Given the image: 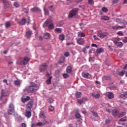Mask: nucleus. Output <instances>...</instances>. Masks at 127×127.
Wrapping results in <instances>:
<instances>
[{
    "instance_id": "32",
    "label": "nucleus",
    "mask_w": 127,
    "mask_h": 127,
    "mask_svg": "<svg viewBox=\"0 0 127 127\" xmlns=\"http://www.w3.org/2000/svg\"><path fill=\"white\" fill-rule=\"evenodd\" d=\"M89 4L92 5L93 3V0H88Z\"/></svg>"
},
{
    "instance_id": "21",
    "label": "nucleus",
    "mask_w": 127,
    "mask_h": 127,
    "mask_svg": "<svg viewBox=\"0 0 127 127\" xmlns=\"http://www.w3.org/2000/svg\"><path fill=\"white\" fill-rule=\"evenodd\" d=\"M11 25V24L10 23V22H5V26L7 28H8V27H9Z\"/></svg>"
},
{
    "instance_id": "44",
    "label": "nucleus",
    "mask_w": 127,
    "mask_h": 127,
    "mask_svg": "<svg viewBox=\"0 0 127 127\" xmlns=\"http://www.w3.org/2000/svg\"><path fill=\"white\" fill-rule=\"evenodd\" d=\"M89 46H86L84 47V48H85V49H89Z\"/></svg>"
},
{
    "instance_id": "40",
    "label": "nucleus",
    "mask_w": 127,
    "mask_h": 127,
    "mask_svg": "<svg viewBox=\"0 0 127 127\" xmlns=\"http://www.w3.org/2000/svg\"><path fill=\"white\" fill-rule=\"evenodd\" d=\"M119 28H121V29H123L124 28H126V26H119Z\"/></svg>"
},
{
    "instance_id": "6",
    "label": "nucleus",
    "mask_w": 127,
    "mask_h": 127,
    "mask_svg": "<svg viewBox=\"0 0 127 127\" xmlns=\"http://www.w3.org/2000/svg\"><path fill=\"white\" fill-rule=\"evenodd\" d=\"M26 22L27 23V25H29L30 23V19L29 17L28 18V21H26V19L25 18H23L20 21L18 22V23L20 24V25H24Z\"/></svg>"
},
{
    "instance_id": "31",
    "label": "nucleus",
    "mask_w": 127,
    "mask_h": 127,
    "mask_svg": "<svg viewBox=\"0 0 127 127\" xmlns=\"http://www.w3.org/2000/svg\"><path fill=\"white\" fill-rule=\"evenodd\" d=\"M14 6H15V7H18V6H19V4H18V3H17V2L14 3Z\"/></svg>"
},
{
    "instance_id": "52",
    "label": "nucleus",
    "mask_w": 127,
    "mask_h": 127,
    "mask_svg": "<svg viewBox=\"0 0 127 127\" xmlns=\"http://www.w3.org/2000/svg\"><path fill=\"white\" fill-rule=\"evenodd\" d=\"M92 52V51H90V53H91Z\"/></svg>"
},
{
    "instance_id": "43",
    "label": "nucleus",
    "mask_w": 127,
    "mask_h": 127,
    "mask_svg": "<svg viewBox=\"0 0 127 127\" xmlns=\"http://www.w3.org/2000/svg\"><path fill=\"white\" fill-rule=\"evenodd\" d=\"M82 0H75V1L77 3L81 2Z\"/></svg>"
},
{
    "instance_id": "11",
    "label": "nucleus",
    "mask_w": 127,
    "mask_h": 127,
    "mask_svg": "<svg viewBox=\"0 0 127 127\" xmlns=\"http://www.w3.org/2000/svg\"><path fill=\"white\" fill-rule=\"evenodd\" d=\"M114 43L117 45V46H119V47H122L123 45V42H119L118 40L114 41Z\"/></svg>"
},
{
    "instance_id": "29",
    "label": "nucleus",
    "mask_w": 127,
    "mask_h": 127,
    "mask_svg": "<svg viewBox=\"0 0 127 127\" xmlns=\"http://www.w3.org/2000/svg\"><path fill=\"white\" fill-rule=\"evenodd\" d=\"M63 76L64 77V78H68V77H69V74H67V73H64L63 74Z\"/></svg>"
},
{
    "instance_id": "39",
    "label": "nucleus",
    "mask_w": 127,
    "mask_h": 127,
    "mask_svg": "<svg viewBox=\"0 0 127 127\" xmlns=\"http://www.w3.org/2000/svg\"><path fill=\"white\" fill-rule=\"evenodd\" d=\"M126 38H127V39L123 40V42H124L125 43H127V37H126Z\"/></svg>"
},
{
    "instance_id": "53",
    "label": "nucleus",
    "mask_w": 127,
    "mask_h": 127,
    "mask_svg": "<svg viewBox=\"0 0 127 127\" xmlns=\"http://www.w3.org/2000/svg\"><path fill=\"white\" fill-rule=\"evenodd\" d=\"M118 20H119V19H118L117 20V21H118Z\"/></svg>"
},
{
    "instance_id": "5",
    "label": "nucleus",
    "mask_w": 127,
    "mask_h": 127,
    "mask_svg": "<svg viewBox=\"0 0 127 127\" xmlns=\"http://www.w3.org/2000/svg\"><path fill=\"white\" fill-rule=\"evenodd\" d=\"M97 35L100 38H105V37H107L109 35V33L107 32H103L102 31L99 30L97 32Z\"/></svg>"
},
{
    "instance_id": "55",
    "label": "nucleus",
    "mask_w": 127,
    "mask_h": 127,
    "mask_svg": "<svg viewBox=\"0 0 127 127\" xmlns=\"http://www.w3.org/2000/svg\"><path fill=\"white\" fill-rule=\"evenodd\" d=\"M126 24L127 25V23H126Z\"/></svg>"
},
{
    "instance_id": "48",
    "label": "nucleus",
    "mask_w": 127,
    "mask_h": 127,
    "mask_svg": "<svg viewBox=\"0 0 127 127\" xmlns=\"http://www.w3.org/2000/svg\"><path fill=\"white\" fill-rule=\"evenodd\" d=\"M124 3H127V0H124Z\"/></svg>"
},
{
    "instance_id": "23",
    "label": "nucleus",
    "mask_w": 127,
    "mask_h": 127,
    "mask_svg": "<svg viewBox=\"0 0 127 127\" xmlns=\"http://www.w3.org/2000/svg\"><path fill=\"white\" fill-rule=\"evenodd\" d=\"M125 73H126V71L125 70H122L119 72V76H124L125 75Z\"/></svg>"
},
{
    "instance_id": "8",
    "label": "nucleus",
    "mask_w": 127,
    "mask_h": 127,
    "mask_svg": "<svg viewBox=\"0 0 127 127\" xmlns=\"http://www.w3.org/2000/svg\"><path fill=\"white\" fill-rule=\"evenodd\" d=\"M32 12H37V13H40L41 12V9L37 7H34L31 9Z\"/></svg>"
},
{
    "instance_id": "18",
    "label": "nucleus",
    "mask_w": 127,
    "mask_h": 127,
    "mask_svg": "<svg viewBox=\"0 0 127 127\" xmlns=\"http://www.w3.org/2000/svg\"><path fill=\"white\" fill-rule=\"evenodd\" d=\"M102 52H104V49L103 48H100L96 50V53H97V54H99V53H102Z\"/></svg>"
},
{
    "instance_id": "47",
    "label": "nucleus",
    "mask_w": 127,
    "mask_h": 127,
    "mask_svg": "<svg viewBox=\"0 0 127 127\" xmlns=\"http://www.w3.org/2000/svg\"><path fill=\"white\" fill-rule=\"evenodd\" d=\"M90 61H92V57L89 58V62H90Z\"/></svg>"
},
{
    "instance_id": "4",
    "label": "nucleus",
    "mask_w": 127,
    "mask_h": 127,
    "mask_svg": "<svg viewBox=\"0 0 127 127\" xmlns=\"http://www.w3.org/2000/svg\"><path fill=\"white\" fill-rule=\"evenodd\" d=\"M48 65L46 63H43L41 64L39 67V70L41 73H44L45 71L47 69Z\"/></svg>"
},
{
    "instance_id": "9",
    "label": "nucleus",
    "mask_w": 127,
    "mask_h": 127,
    "mask_svg": "<svg viewBox=\"0 0 127 127\" xmlns=\"http://www.w3.org/2000/svg\"><path fill=\"white\" fill-rule=\"evenodd\" d=\"M82 76L85 79H91V75L89 73H82Z\"/></svg>"
},
{
    "instance_id": "26",
    "label": "nucleus",
    "mask_w": 127,
    "mask_h": 127,
    "mask_svg": "<svg viewBox=\"0 0 127 127\" xmlns=\"http://www.w3.org/2000/svg\"><path fill=\"white\" fill-rule=\"evenodd\" d=\"M49 8L51 11H54V6L53 5L50 6Z\"/></svg>"
},
{
    "instance_id": "54",
    "label": "nucleus",
    "mask_w": 127,
    "mask_h": 127,
    "mask_svg": "<svg viewBox=\"0 0 127 127\" xmlns=\"http://www.w3.org/2000/svg\"><path fill=\"white\" fill-rule=\"evenodd\" d=\"M9 64H11V63H9Z\"/></svg>"
},
{
    "instance_id": "17",
    "label": "nucleus",
    "mask_w": 127,
    "mask_h": 127,
    "mask_svg": "<svg viewBox=\"0 0 127 127\" xmlns=\"http://www.w3.org/2000/svg\"><path fill=\"white\" fill-rule=\"evenodd\" d=\"M78 36H80V37H85V34L82 32H78Z\"/></svg>"
},
{
    "instance_id": "24",
    "label": "nucleus",
    "mask_w": 127,
    "mask_h": 127,
    "mask_svg": "<svg viewBox=\"0 0 127 127\" xmlns=\"http://www.w3.org/2000/svg\"><path fill=\"white\" fill-rule=\"evenodd\" d=\"M47 77L48 78V80H51V79H52V76L50 75L49 72H47Z\"/></svg>"
},
{
    "instance_id": "22",
    "label": "nucleus",
    "mask_w": 127,
    "mask_h": 127,
    "mask_svg": "<svg viewBox=\"0 0 127 127\" xmlns=\"http://www.w3.org/2000/svg\"><path fill=\"white\" fill-rule=\"evenodd\" d=\"M55 31H56V32H58V33H61V32H62V30H61V28H57L55 29Z\"/></svg>"
},
{
    "instance_id": "37",
    "label": "nucleus",
    "mask_w": 127,
    "mask_h": 127,
    "mask_svg": "<svg viewBox=\"0 0 127 127\" xmlns=\"http://www.w3.org/2000/svg\"><path fill=\"white\" fill-rule=\"evenodd\" d=\"M113 29H114V30H117V29H119V26H114L113 27Z\"/></svg>"
},
{
    "instance_id": "16",
    "label": "nucleus",
    "mask_w": 127,
    "mask_h": 127,
    "mask_svg": "<svg viewBox=\"0 0 127 127\" xmlns=\"http://www.w3.org/2000/svg\"><path fill=\"white\" fill-rule=\"evenodd\" d=\"M59 39L61 41H63V40H64V39H65V35H64L63 34L60 35L59 36Z\"/></svg>"
},
{
    "instance_id": "3",
    "label": "nucleus",
    "mask_w": 127,
    "mask_h": 127,
    "mask_svg": "<svg viewBox=\"0 0 127 127\" xmlns=\"http://www.w3.org/2000/svg\"><path fill=\"white\" fill-rule=\"evenodd\" d=\"M78 12H79V9L78 8H73L71 10H70L68 14V18H72L74 17V16H76L77 14H78Z\"/></svg>"
},
{
    "instance_id": "30",
    "label": "nucleus",
    "mask_w": 127,
    "mask_h": 127,
    "mask_svg": "<svg viewBox=\"0 0 127 127\" xmlns=\"http://www.w3.org/2000/svg\"><path fill=\"white\" fill-rule=\"evenodd\" d=\"M93 38L95 40H100V38H99L96 35H94Z\"/></svg>"
},
{
    "instance_id": "35",
    "label": "nucleus",
    "mask_w": 127,
    "mask_h": 127,
    "mask_svg": "<svg viewBox=\"0 0 127 127\" xmlns=\"http://www.w3.org/2000/svg\"><path fill=\"white\" fill-rule=\"evenodd\" d=\"M119 0H113V3H118V2H119Z\"/></svg>"
},
{
    "instance_id": "25",
    "label": "nucleus",
    "mask_w": 127,
    "mask_h": 127,
    "mask_svg": "<svg viewBox=\"0 0 127 127\" xmlns=\"http://www.w3.org/2000/svg\"><path fill=\"white\" fill-rule=\"evenodd\" d=\"M103 80H111V77L104 76L103 77Z\"/></svg>"
},
{
    "instance_id": "36",
    "label": "nucleus",
    "mask_w": 127,
    "mask_h": 127,
    "mask_svg": "<svg viewBox=\"0 0 127 127\" xmlns=\"http://www.w3.org/2000/svg\"><path fill=\"white\" fill-rule=\"evenodd\" d=\"M73 44H74V43H73V42H71V43H67L66 44V45L69 46V45H73Z\"/></svg>"
},
{
    "instance_id": "27",
    "label": "nucleus",
    "mask_w": 127,
    "mask_h": 127,
    "mask_svg": "<svg viewBox=\"0 0 127 127\" xmlns=\"http://www.w3.org/2000/svg\"><path fill=\"white\" fill-rule=\"evenodd\" d=\"M64 56H65V57H68L70 56V53L66 52L64 53Z\"/></svg>"
},
{
    "instance_id": "15",
    "label": "nucleus",
    "mask_w": 127,
    "mask_h": 127,
    "mask_svg": "<svg viewBox=\"0 0 127 127\" xmlns=\"http://www.w3.org/2000/svg\"><path fill=\"white\" fill-rule=\"evenodd\" d=\"M64 62H65V58H64V57H62L60 59L59 64L60 63H64Z\"/></svg>"
},
{
    "instance_id": "38",
    "label": "nucleus",
    "mask_w": 127,
    "mask_h": 127,
    "mask_svg": "<svg viewBox=\"0 0 127 127\" xmlns=\"http://www.w3.org/2000/svg\"><path fill=\"white\" fill-rule=\"evenodd\" d=\"M39 40H40L41 41H42V40H43V38L42 37V36H40L39 37Z\"/></svg>"
},
{
    "instance_id": "49",
    "label": "nucleus",
    "mask_w": 127,
    "mask_h": 127,
    "mask_svg": "<svg viewBox=\"0 0 127 127\" xmlns=\"http://www.w3.org/2000/svg\"><path fill=\"white\" fill-rule=\"evenodd\" d=\"M126 77H127V71L126 73Z\"/></svg>"
},
{
    "instance_id": "13",
    "label": "nucleus",
    "mask_w": 127,
    "mask_h": 127,
    "mask_svg": "<svg viewBox=\"0 0 127 127\" xmlns=\"http://www.w3.org/2000/svg\"><path fill=\"white\" fill-rule=\"evenodd\" d=\"M31 34H32V31H28L26 33V35L27 37V38H30L31 37Z\"/></svg>"
},
{
    "instance_id": "20",
    "label": "nucleus",
    "mask_w": 127,
    "mask_h": 127,
    "mask_svg": "<svg viewBox=\"0 0 127 127\" xmlns=\"http://www.w3.org/2000/svg\"><path fill=\"white\" fill-rule=\"evenodd\" d=\"M44 11L45 15H49V11L48 10V9L44 8Z\"/></svg>"
},
{
    "instance_id": "2",
    "label": "nucleus",
    "mask_w": 127,
    "mask_h": 127,
    "mask_svg": "<svg viewBox=\"0 0 127 127\" xmlns=\"http://www.w3.org/2000/svg\"><path fill=\"white\" fill-rule=\"evenodd\" d=\"M30 59L29 58L25 57L24 58H20L17 60V63L19 65H25L28 62H29Z\"/></svg>"
},
{
    "instance_id": "19",
    "label": "nucleus",
    "mask_w": 127,
    "mask_h": 127,
    "mask_svg": "<svg viewBox=\"0 0 127 127\" xmlns=\"http://www.w3.org/2000/svg\"><path fill=\"white\" fill-rule=\"evenodd\" d=\"M101 19H102V20H109L110 18L108 17V16H103L101 17Z\"/></svg>"
},
{
    "instance_id": "41",
    "label": "nucleus",
    "mask_w": 127,
    "mask_h": 127,
    "mask_svg": "<svg viewBox=\"0 0 127 127\" xmlns=\"http://www.w3.org/2000/svg\"><path fill=\"white\" fill-rule=\"evenodd\" d=\"M86 49L85 48H83L82 50V52H83V53H86Z\"/></svg>"
},
{
    "instance_id": "42",
    "label": "nucleus",
    "mask_w": 127,
    "mask_h": 127,
    "mask_svg": "<svg viewBox=\"0 0 127 127\" xmlns=\"http://www.w3.org/2000/svg\"><path fill=\"white\" fill-rule=\"evenodd\" d=\"M123 69L124 70H127V64H126L125 66H124Z\"/></svg>"
},
{
    "instance_id": "50",
    "label": "nucleus",
    "mask_w": 127,
    "mask_h": 127,
    "mask_svg": "<svg viewBox=\"0 0 127 127\" xmlns=\"http://www.w3.org/2000/svg\"><path fill=\"white\" fill-rule=\"evenodd\" d=\"M67 1H70V0H66Z\"/></svg>"
},
{
    "instance_id": "1",
    "label": "nucleus",
    "mask_w": 127,
    "mask_h": 127,
    "mask_svg": "<svg viewBox=\"0 0 127 127\" xmlns=\"http://www.w3.org/2000/svg\"><path fill=\"white\" fill-rule=\"evenodd\" d=\"M43 27H47L48 26V29L49 30H52L54 29V25H53L52 20L51 19H48L43 25Z\"/></svg>"
},
{
    "instance_id": "7",
    "label": "nucleus",
    "mask_w": 127,
    "mask_h": 127,
    "mask_svg": "<svg viewBox=\"0 0 127 127\" xmlns=\"http://www.w3.org/2000/svg\"><path fill=\"white\" fill-rule=\"evenodd\" d=\"M76 42L79 45H84L85 40L82 38H79L77 39Z\"/></svg>"
},
{
    "instance_id": "10",
    "label": "nucleus",
    "mask_w": 127,
    "mask_h": 127,
    "mask_svg": "<svg viewBox=\"0 0 127 127\" xmlns=\"http://www.w3.org/2000/svg\"><path fill=\"white\" fill-rule=\"evenodd\" d=\"M1 2L4 4V7H9V3L6 0H1Z\"/></svg>"
},
{
    "instance_id": "34",
    "label": "nucleus",
    "mask_w": 127,
    "mask_h": 127,
    "mask_svg": "<svg viewBox=\"0 0 127 127\" xmlns=\"http://www.w3.org/2000/svg\"><path fill=\"white\" fill-rule=\"evenodd\" d=\"M91 46L92 47H96V48H98V46L95 44H92Z\"/></svg>"
},
{
    "instance_id": "51",
    "label": "nucleus",
    "mask_w": 127,
    "mask_h": 127,
    "mask_svg": "<svg viewBox=\"0 0 127 127\" xmlns=\"http://www.w3.org/2000/svg\"><path fill=\"white\" fill-rule=\"evenodd\" d=\"M118 40L119 41H120V39H118Z\"/></svg>"
},
{
    "instance_id": "33",
    "label": "nucleus",
    "mask_w": 127,
    "mask_h": 127,
    "mask_svg": "<svg viewBox=\"0 0 127 127\" xmlns=\"http://www.w3.org/2000/svg\"><path fill=\"white\" fill-rule=\"evenodd\" d=\"M117 34H118V35H121V36H123L124 35V34L121 31L118 32L117 33Z\"/></svg>"
},
{
    "instance_id": "28",
    "label": "nucleus",
    "mask_w": 127,
    "mask_h": 127,
    "mask_svg": "<svg viewBox=\"0 0 127 127\" xmlns=\"http://www.w3.org/2000/svg\"><path fill=\"white\" fill-rule=\"evenodd\" d=\"M102 11L104 12H108V9L105 7H103L102 9Z\"/></svg>"
},
{
    "instance_id": "45",
    "label": "nucleus",
    "mask_w": 127,
    "mask_h": 127,
    "mask_svg": "<svg viewBox=\"0 0 127 127\" xmlns=\"http://www.w3.org/2000/svg\"><path fill=\"white\" fill-rule=\"evenodd\" d=\"M83 24H84V23H80L79 24V26H82V25H83Z\"/></svg>"
},
{
    "instance_id": "12",
    "label": "nucleus",
    "mask_w": 127,
    "mask_h": 127,
    "mask_svg": "<svg viewBox=\"0 0 127 127\" xmlns=\"http://www.w3.org/2000/svg\"><path fill=\"white\" fill-rule=\"evenodd\" d=\"M51 36V35L49 34V33H46L44 35V38L45 39H49Z\"/></svg>"
},
{
    "instance_id": "46",
    "label": "nucleus",
    "mask_w": 127,
    "mask_h": 127,
    "mask_svg": "<svg viewBox=\"0 0 127 127\" xmlns=\"http://www.w3.org/2000/svg\"><path fill=\"white\" fill-rule=\"evenodd\" d=\"M6 53H7V51H4L3 52V54H6Z\"/></svg>"
},
{
    "instance_id": "14",
    "label": "nucleus",
    "mask_w": 127,
    "mask_h": 127,
    "mask_svg": "<svg viewBox=\"0 0 127 127\" xmlns=\"http://www.w3.org/2000/svg\"><path fill=\"white\" fill-rule=\"evenodd\" d=\"M67 73H69L71 74L72 73V67L70 66H68L66 68Z\"/></svg>"
}]
</instances>
